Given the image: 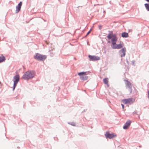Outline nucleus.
I'll return each instance as SVG.
<instances>
[{
	"mask_svg": "<svg viewBox=\"0 0 149 149\" xmlns=\"http://www.w3.org/2000/svg\"><path fill=\"white\" fill-rule=\"evenodd\" d=\"M123 102L125 104L130 103V98L125 99L122 100Z\"/></svg>",
	"mask_w": 149,
	"mask_h": 149,
	"instance_id": "11",
	"label": "nucleus"
},
{
	"mask_svg": "<svg viewBox=\"0 0 149 149\" xmlns=\"http://www.w3.org/2000/svg\"><path fill=\"white\" fill-rule=\"evenodd\" d=\"M112 39L111 40V45H113L116 44V42L117 40V38H112Z\"/></svg>",
	"mask_w": 149,
	"mask_h": 149,
	"instance_id": "15",
	"label": "nucleus"
},
{
	"mask_svg": "<svg viewBox=\"0 0 149 149\" xmlns=\"http://www.w3.org/2000/svg\"><path fill=\"white\" fill-rule=\"evenodd\" d=\"M130 125V120H128L124 124L123 128L125 130H127L128 128Z\"/></svg>",
	"mask_w": 149,
	"mask_h": 149,
	"instance_id": "9",
	"label": "nucleus"
},
{
	"mask_svg": "<svg viewBox=\"0 0 149 149\" xmlns=\"http://www.w3.org/2000/svg\"><path fill=\"white\" fill-rule=\"evenodd\" d=\"M144 5L146 10L148 11H149V3H145Z\"/></svg>",
	"mask_w": 149,
	"mask_h": 149,
	"instance_id": "16",
	"label": "nucleus"
},
{
	"mask_svg": "<svg viewBox=\"0 0 149 149\" xmlns=\"http://www.w3.org/2000/svg\"><path fill=\"white\" fill-rule=\"evenodd\" d=\"M125 81H126L125 84L127 88H128L130 89V82L127 80H125Z\"/></svg>",
	"mask_w": 149,
	"mask_h": 149,
	"instance_id": "13",
	"label": "nucleus"
},
{
	"mask_svg": "<svg viewBox=\"0 0 149 149\" xmlns=\"http://www.w3.org/2000/svg\"><path fill=\"white\" fill-rule=\"evenodd\" d=\"M109 39H110L111 38H108Z\"/></svg>",
	"mask_w": 149,
	"mask_h": 149,
	"instance_id": "31",
	"label": "nucleus"
},
{
	"mask_svg": "<svg viewBox=\"0 0 149 149\" xmlns=\"http://www.w3.org/2000/svg\"><path fill=\"white\" fill-rule=\"evenodd\" d=\"M146 1H147L148 2V3H149V0H145Z\"/></svg>",
	"mask_w": 149,
	"mask_h": 149,
	"instance_id": "29",
	"label": "nucleus"
},
{
	"mask_svg": "<svg viewBox=\"0 0 149 149\" xmlns=\"http://www.w3.org/2000/svg\"><path fill=\"white\" fill-rule=\"evenodd\" d=\"M19 74L15 75L14 77L13 82L17 84L19 81Z\"/></svg>",
	"mask_w": 149,
	"mask_h": 149,
	"instance_id": "10",
	"label": "nucleus"
},
{
	"mask_svg": "<svg viewBox=\"0 0 149 149\" xmlns=\"http://www.w3.org/2000/svg\"><path fill=\"white\" fill-rule=\"evenodd\" d=\"M128 34L126 32H123L121 33V37H128Z\"/></svg>",
	"mask_w": 149,
	"mask_h": 149,
	"instance_id": "12",
	"label": "nucleus"
},
{
	"mask_svg": "<svg viewBox=\"0 0 149 149\" xmlns=\"http://www.w3.org/2000/svg\"><path fill=\"white\" fill-rule=\"evenodd\" d=\"M91 30L92 29H91L89 31L87 32L86 35L85 36H83L82 37H86L90 33Z\"/></svg>",
	"mask_w": 149,
	"mask_h": 149,
	"instance_id": "20",
	"label": "nucleus"
},
{
	"mask_svg": "<svg viewBox=\"0 0 149 149\" xmlns=\"http://www.w3.org/2000/svg\"><path fill=\"white\" fill-rule=\"evenodd\" d=\"M34 58L38 61H43L47 58V56L38 53H36L34 56Z\"/></svg>",
	"mask_w": 149,
	"mask_h": 149,
	"instance_id": "2",
	"label": "nucleus"
},
{
	"mask_svg": "<svg viewBox=\"0 0 149 149\" xmlns=\"http://www.w3.org/2000/svg\"><path fill=\"white\" fill-rule=\"evenodd\" d=\"M135 101V99L133 98H131V104L133 103Z\"/></svg>",
	"mask_w": 149,
	"mask_h": 149,
	"instance_id": "24",
	"label": "nucleus"
},
{
	"mask_svg": "<svg viewBox=\"0 0 149 149\" xmlns=\"http://www.w3.org/2000/svg\"><path fill=\"white\" fill-rule=\"evenodd\" d=\"M87 43L88 45H89V44H88V42H87Z\"/></svg>",
	"mask_w": 149,
	"mask_h": 149,
	"instance_id": "33",
	"label": "nucleus"
},
{
	"mask_svg": "<svg viewBox=\"0 0 149 149\" xmlns=\"http://www.w3.org/2000/svg\"><path fill=\"white\" fill-rule=\"evenodd\" d=\"M130 29H129V31L130 32Z\"/></svg>",
	"mask_w": 149,
	"mask_h": 149,
	"instance_id": "34",
	"label": "nucleus"
},
{
	"mask_svg": "<svg viewBox=\"0 0 149 149\" xmlns=\"http://www.w3.org/2000/svg\"><path fill=\"white\" fill-rule=\"evenodd\" d=\"M126 49L125 47H124L120 50L118 52L119 55L121 57H124L125 55Z\"/></svg>",
	"mask_w": 149,
	"mask_h": 149,
	"instance_id": "6",
	"label": "nucleus"
},
{
	"mask_svg": "<svg viewBox=\"0 0 149 149\" xmlns=\"http://www.w3.org/2000/svg\"><path fill=\"white\" fill-rule=\"evenodd\" d=\"M17 83L14 82L13 83V90H15L16 86L17 85Z\"/></svg>",
	"mask_w": 149,
	"mask_h": 149,
	"instance_id": "22",
	"label": "nucleus"
},
{
	"mask_svg": "<svg viewBox=\"0 0 149 149\" xmlns=\"http://www.w3.org/2000/svg\"><path fill=\"white\" fill-rule=\"evenodd\" d=\"M6 60V58L2 54L0 56V63L3 62Z\"/></svg>",
	"mask_w": 149,
	"mask_h": 149,
	"instance_id": "14",
	"label": "nucleus"
},
{
	"mask_svg": "<svg viewBox=\"0 0 149 149\" xmlns=\"http://www.w3.org/2000/svg\"><path fill=\"white\" fill-rule=\"evenodd\" d=\"M117 44H114L113 45H111V47L113 49H116V48H115L116 47Z\"/></svg>",
	"mask_w": 149,
	"mask_h": 149,
	"instance_id": "19",
	"label": "nucleus"
},
{
	"mask_svg": "<svg viewBox=\"0 0 149 149\" xmlns=\"http://www.w3.org/2000/svg\"><path fill=\"white\" fill-rule=\"evenodd\" d=\"M132 90L131 89V93L132 92Z\"/></svg>",
	"mask_w": 149,
	"mask_h": 149,
	"instance_id": "35",
	"label": "nucleus"
},
{
	"mask_svg": "<svg viewBox=\"0 0 149 149\" xmlns=\"http://www.w3.org/2000/svg\"><path fill=\"white\" fill-rule=\"evenodd\" d=\"M109 33L106 37H121V33L116 32L115 33H113V31H109Z\"/></svg>",
	"mask_w": 149,
	"mask_h": 149,
	"instance_id": "3",
	"label": "nucleus"
},
{
	"mask_svg": "<svg viewBox=\"0 0 149 149\" xmlns=\"http://www.w3.org/2000/svg\"><path fill=\"white\" fill-rule=\"evenodd\" d=\"M148 98L149 99V91H148Z\"/></svg>",
	"mask_w": 149,
	"mask_h": 149,
	"instance_id": "28",
	"label": "nucleus"
},
{
	"mask_svg": "<svg viewBox=\"0 0 149 149\" xmlns=\"http://www.w3.org/2000/svg\"><path fill=\"white\" fill-rule=\"evenodd\" d=\"M22 5V2L20 1L16 6V13H18L20 10Z\"/></svg>",
	"mask_w": 149,
	"mask_h": 149,
	"instance_id": "8",
	"label": "nucleus"
},
{
	"mask_svg": "<svg viewBox=\"0 0 149 149\" xmlns=\"http://www.w3.org/2000/svg\"><path fill=\"white\" fill-rule=\"evenodd\" d=\"M137 111H136V110H135L132 113V115L134 116L135 115H137Z\"/></svg>",
	"mask_w": 149,
	"mask_h": 149,
	"instance_id": "23",
	"label": "nucleus"
},
{
	"mask_svg": "<svg viewBox=\"0 0 149 149\" xmlns=\"http://www.w3.org/2000/svg\"><path fill=\"white\" fill-rule=\"evenodd\" d=\"M123 47V46L121 43H120L119 44H117L116 47L115 48H116V49H120Z\"/></svg>",
	"mask_w": 149,
	"mask_h": 149,
	"instance_id": "17",
	"label": "nucleus"
},
{
	"mask_svg": "<svg viewBox=\"0 0 149 149\" xmlns=\"http://www.w3.org/2000/svg\"><path fill=\"white\" fill-rule=\"evenodd\" d=\"M86 72H81L78 73V75L80 76V79L83 81H85L88 79V77L86 76Z\"/></svg>",
	"mask_w": 149,
	"mask_h": 149,
	"instance_id": "4",
	"label": "nucleus"
},
{
	"mask_svg": "<svg viewBox=\"0 0 149 149\" xmlns=\"http://www.w3.org/2000/svg\"><path fill=\"white\" fill-rule=\"evenodd\" d=\"M76 41H77V40H75V41H74V42H76Z\"/></svg>",
	"mask_w": 149,
	"mask_h": 149,
	"instance_id": "30",
	"label": "nucleus"
},
{
	"mask_svg": "<svg viewBox=\"0 0 149 149\" xmlns=\"http://www.w3.org/2000/svg\"><path fill=\"white\" fill-rule=\"evenodd\" d=\"M121 105H122L123 109H124V104H122Z\"/></svg>",
	"mask_w": 149,
	"mask_h": 149,
	"instance_id": "27",
	"label": "nucleus"
},
{
	"mask_svg": "<svg viewBox=\"0 0 149 149\" xmlns=\"http://www.w3.org/2000/svg\"><path fill=\"white\" fill-rule=\"evenodd\" d=\"M102 26L101 25H99L98 27H99V29L100 30H101L102 29Z\"/></svg>",
	"mask_w": 149,
	"mask_h": 149,
	"instance_id": "26",
	"label": "nucleus"
},
{
	"mask_svg": "<svg viewBox=\"0 0 149 149\" xmlns=\"http://www.w3.org/2000/svg\"><path fill=\"white\" fill-rule=\"evenodd\" d=\"M104 83L105 84H107L108 82V79L107 78H104L103 80Z\"/></svg>",
	"mask_w": 149,
	"mask_h": 149,
	"instance_id": "18",
	"label": "nucleus"
},
{
	"mask_svg": "<svg viewBox=\"0 0 149 149\" xmlns=\"http://www.w3.org/2000/svg\"><path fill=\"white\" fill-rule=\"evenodd\" d=\"M105 136L106 138L111 139L116 136V135L113 133H110L109 132H107L105 134Z\"/></svg>",
	"mask_w": 149,
	"mask_h": 149,
	"instance_id": "7",
	"label": "nucleus"
},
{
	"mask_svg": "<svg viewBox=\"0 0 149 149\" xmlns=\"http://www.w3.org/2000/svg\"><path fill=\"white\" fill-rule=\"evenodd\" d=\"M88 57L89 58V60L90 61H95L100 59V57L96 56L89 55Z\"/></svg>",
	"mask_w": 149,
	"mask_h": 149,
	"instance_id": "5",
	"label": "nucleus"
},
{
	"mask_svg": "<svg viewBox=\"0 0 149 149\" xmlns=\"http://www.w3.org/2000/svg\"><path fill=\"white\" fill-rule=\"evenodd\" d=\"M128 61L127 60V63H128Z\"/></svg>",
	"mask_w": 149,
	"mask_h": 149,
	"instance_id": "32",
	"label": "nucleus"
},
{
	"mask_svg": "<svg viewBox=\"0 0 149 149\" xmlns=\"http://www.w3.org/2000/svg\"><path fill=\"white\" fill-rule=\"evenodd\" d=\"M68 123L74 126H76L75 123L73 122H69Z\"/></svg>",
	"mask_w": 149,
	"mask_h": 149,
	"instance_id": "21",
	"label": "nucleus"
},
{
	"mask_svg": "<svg viewBox=\"0 0 149 149\" xmlns=\"http://www.w3.org/2000/svg\"><path fill=\"white\" fill-rule=\"evenodd\" d=\"M35 73L36 72L34 71L28 70L24 73L22 78L25 80H29L33 78Z\"/></svg>",
	"mask_w": 149,
	"mask_h": 149,
	"instance_id": "1",
	"label": "nucleus"
},
{
	"mask_svg": "<svg viewBox=\"0 0 149 149\" xmlns=\"http://www.w3.org/2000/svg\"><path fill=\"white\" fill-rule=\"evenodd\" d=\"M135 62V61L134 60H133L132 61V65L134 66V63Z\"/></svg>",
	"mask_w": 149,
	"mask_h": 149,
	"instance_id": "25",
	"label": "nucleus"
}]
</instances>
